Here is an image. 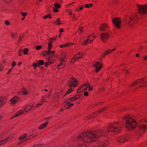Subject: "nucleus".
Segmentation results:
<instances>
[{
    "instance_id": "nucleus-18",
    "label": "nucleus",
    "mask_w": 147,
    "mask_h": 147,
    "mask_svg": "<svg viewBox=\"0 0 147 147\" xmlns=\"http://www.w3.org/2000/svg\"><path fill=\"white\" fill-rule=\"evenodd\" d=\"M109 28V25L106 23H103L99 26V30L101 31H105Z\"/></svg>"
},
{
    "instance_id": "nucleus-14",
    "label": "nucleus",
    "mask_w": 147,
    "mask_h": 147,
    "mask_svg": "<svg viewBox=\"0 0 147 147\" xmlns=\"http://www.w3.org/2000/svg\"><path fill=\"white\" fill-rule=\"evenodd\" d=\"M83 57V55L81 53H78L76 54L71 59V63L73 64L74 62L76 61L78 59L81 58Z\"/></svg>"
},
{
    "instance_id": "nucleus-41",
    "label": "nucleus",
    "mask_w": 147,
    "mask_h": 147,
    "mask_svg": "<svg viewBox=\"0 0 147 147\" xmlns=\"http://www.w3.org/2000/svg\"><path fill=\"white\" fill-rule=\"evenodd\" d=\"M2 1L5 3H9L12 2L13 0H2Z\"/></svg>"
},
{
    "instance_id": "nucleus-26",
    "label": "nucleus",
    "mask_w": 147,
    "mask_h": 147,
    "mask_svg": "<svg viewBox=\"0 0 147 147\" xmlns=\"http://www.w3.org/2000/svg\"><path fill=\"white\" fill-rule=\"evenodd\" d=\"M14 134H11L7 138H5L1 140V142H3L5 143L7 141V140L12 139L14 137Z\"/></svg>"
},
{
    "instance_id": "nucleus-48",
    "label": "nucleus",
    "mask_w": 147,
    "mask_h": 147,
    "mask_svg": "<svg viewBox=\"0 0 147 147\" xmlns=\"http://www.w3.org/2000/svg\"><path fill=\"white\" fill-rule=\"evenodd\" d=\"M49 52V54H51L50 55H53V54H57V53H55V51H51V50H50V51H48Z\"/></svg>"
},
{
    "instance_id": "nucleus-8",
    "label": "nucleus",
    "mask_w": 147,
    "mask_h": 147,
    "mask_svg": "<svg viewBox=\"0 0 147 147\" xmlns=\"http://www.w3.org/2000/svg\"><path fill=\"white\" fill-rule=\"evenodd\" d=\"M138 125L141 131L145 130L147 129V121L145 119H141L138 122Z\"/></svg>"
},
{
    "instance_id": "nucleus-56",
    "label": "nucleus",
    "mask_w": 147,
    "mask_h": 147,
    "mask_svg": "<svg viewBox=\"0 0 147 147\" xmlns=\"http://www.w3.org/2000/svg\"><path fill=\"white\" fill-rule=\"evenodd\" d=\"M147 60V55H145L143 57L142 61H145Z\"/></svg>"
},
{
    "instance_id": "nucleus-38",
    "label": "nucleus",
    "mask_w": 147,
    "mask_h": 147,
    "mask_svg": "<svg viewBox=\"0 0 147 147\" xmlns=\"http://www.w3.org/2000/svg\"><path fill=\"white\" fill-rule=\"evenodd\" d=\"M83 8L84 6L82 5L81 7H80L79 8H76V11L78 12L80 11Z\"/></svg>"
},
{
    "instance_id": "nucleus-58",
    "label": "nucleus",
    "mask_w": 147,
    "mask_h": 147,
    "mask_svg": "<svg viewBox=\"0 0 147 147\" xmlns=\"http://www.w3.org/2000/svg\"><path fill=\"white\" fill-rule=\"evenodd\" d=\"M40 103H39L38 104H37L36 106V108H37L40 105H42V102H40Z\"/></svg>"
},
{
    "instance_id": "nucleus-47",
    "label": "nucleus",
    "mask_w": 147,
    "mask_h": 147,
    "mask_svg": "<svg viewBox=\"0 0 147 147\" xmlns=\"http://www.w3.org/2000/svg\"><path fill=\"white\" fill-rule=\"evenodd\" d=\"M44 62L42 60H40L39 61L38 63L39 65H42L44 64Z\"/></svg>"
},
{
    "instance_id": "nucleus-35",
    "label": "nucleus",
    "mask_w": 147,
    "mask_h": 147,
    "mask_svg": "<svg viewBox=\"0 0 147 147\" xmlns=\"http://www.w3.org/2000/svg\"><path fill=\"white\" fill-rule=\"evenodd\" d=\"M52 47V45L51 43H49L48 44V51H50Z\"/></svg>"
},
{
    "instance_id": "nucleus-63",
    "label": "nucleus",
    "mask_w": 147,
    "mask_h": 147,
    "mask_svg": "<svg viewBox=\"0 0 147 147\" xmlns=\"http://www.w3.org/2000/svg\"><path fill=\"white\" fill-rule=\"evenodd\" d=\"M84 96H87L88 95V93L87 92H84Z\"/></svg>"
},
{
    "instance_id": "nucleus-53",
    "label": "nucleus",
    "mask_w": 147,
    "mask_h": 147,
    "mask_svg": "<svg viewBox=\"0 0 147 147\" xmlns=\"http://www.w3.org/2000/svg\"><path fill=\"white\" fill-rule=\"evenodd\" d=\"M11 36L13 38H15L16 36L17 35V33H11Z\"/></svg>"
},
{
    "instance_id": "nucleus-39",
    "label": "nucleus",
    "mask_w": 147,
    "mask_h": 147,
    "mask_svg": "<svg viewBox=\"0 0 147 147\" xmlns=\"http://www.w3.org/2000/svg\"><path fill=\"white\" fill-rule=\"evenodd\" d=\"M81 96V94H77L75 96H74V97L75 100H76L78 99V98H79Z\"/></svg>"
},
{
    "instance_id": "nucleus-31",
    "label": "nucleus",
    "mask_w": 147,
    "mask_h": 147,
    "mask_svg": "<svg viewBox=\"0 0 147 147\" xmlns=\"http://www.w3.org/2000/svg\"><path fill=\"white\" fill-rule=\"evenodd\" d=\"M74 44V43H72L71 42H68L64 44V47H67Z\"/></svg>"
},
{
    "instance_id": "nucleus-51",
    "label": "nucleus",
    "mask_w": 147,
    "mask_h": 147,
    "mask_svg": "<svg viewBox=\"0 0 147 147\" xmlns=\"http://www.w3.org/2000/svg\"><path fill=\"white\" fill-rule=\"evenodd\" d=\"M22 51L21 49L18 52V55L20 56H21L22 55Z\"/></svg>"
},
{
    "instance_id": "nucleus-36",
    "label": "nucleus",
    "mask_w": 147,
    "mask_h": 147,
    "mask_svg": "<svg viewBox=\"0 0 147 147\" xmlns=\"http://www.w3.org/2000/svg\"><path fill=\"white\" fill-rule=\"evenodd\" d=\"M30 109V105H28L26 106L24 109V110L26 112H28Z\"/></svg>"
},
{
    "instance_id": "nucleus-5",
    "label": "nucleus",
    "mask_w": 147,
    "mask_h": 147,
    "mask_svg": "<svg viewBox=\"0 0 147 147\" xmlns=\"http://www.w3.org/2000/svg\"><path fill=\"white\" fill-rule=\"evenodd\" d=\"M72 91L73 89L70 88L64 94L65 92L63 90H60L59 92H56L52 97V99L51 100L52 102L53 103L57 102L59 100V98L60 96H62V97L63 98L66 95L72 92Z\"/></svg>"
},
{
    "instance_id": "nucleus-7",
    "label": "nucleus",
    "mask_w": 147,
    "mask_h": 147,
    "mask_svg": "<svg viewBox=\"0 0 147 147\" xmlns=\"http://www.w3.org/2000/svg\"><path fill=\"white\" fill-rule=\"evenodd\" d=\"M75 100L74 96L66 99L65 100L63 103V105L66 109H68L74 105V104H71L70 102Z\"/></svg>"
},
{
    "instance_id": "nucleus-29",
    "label": "nucleus",
    "mask_w": 147,
    "mask_h": 147,
    "mask_svg": "<svg viewBox=\"0 0 147 147\" xmlns=\"http://www.w3.org/2000/svg\"><path fill=\"white\" fill-rule=\"evenodd\" d=\"M23 93L25 95H26L29 93V91L26 89L25 88H23L22 90Z\"/></svg>"
},
{
    "instance_id": "nucleus-34",
    "label": "nucleus",
    "mask_w": 147,
    "mask_h": 147,
    "mask_svg": "<svg viewBox=\"0 0 147 147\" xmlns=\"http://www.w3.org/2000/svg\"><path fill=\"white\" fill-rule=\"evenodd\" d=\"M111 52V49H107V50H106L105 51L104 54L105 55H107L108 54L110 53Z\"/></svg>"
},
{
    "instance_id": "nucleus-57",
    "label": "nucleus",
    "mask_w": 147,
    "mask_h": 147,
    "mask_svg": "<svg viewBox=\"0 0 147 147\" xmlns=\"http://www.w3.org/2000/svg\"><path fill=\"white\" fill-rule=\"evenodd\" d=\"M104 90V88H101L99 89L98 92L99 93H101Z\"/></svg>"
},
{
    "instance_id": "nucleus-43",
    "label": "nucleus",
    "mask_w": 147,
    "mask_h": 147,
    "mask_svg": "<svg viewBox=\"0 0 147 147\" xmlns=\"http://www.w3.org/2000/svg\"><path fill=\"white\" fill-rule=\"evenodd\" d=\"M26 137V134H24L22 135L19 138V140H20Z\"/></svg>"
},
{
    "instance_id": "nucleus-37",
    "label": "nucleus",
    "mask_w": 147,
    "mask_h": 147,
    "mask_svg": "<svg viewBox=\"0 0 147 147\" xmlns=\"http://www.w3.org/2000/svg\"><path fill=\"white\" fill-rule=\"evenodd\" d=\"M49 55V53L48 51H45L42 53V55L44 57L46 56L47 55Z\"/></svg>"
},
{
    "instance_id": "nucleus-19",
    "label": "nucleus",
    "mask_w": 147,
    "mask_h": 147,
    "mask_svg": "<svg viewBox=\"0 0 147 147\" xmlns=\"http://www.w3.org/2000/svg\"><path fill=\"white\" fill-rule=\"evenodd\" d=\"M89 86V84L88 83L83 84L82 86L80 87L78 90V92L79 93L82 92L84 90H86Z\"/></svg>"
},
{
    "instance_id": "nucleus-30",
    "label": "nucleus",
    "mask_w": 147,
    "mask_h": 147,
    "mask_svg": "<svg viewBox=\"0 0 147 147\" xmlns=\"http://www.w3.org/2000/svg\"><path fill=\"white\" fill-rule=\"evenodd\" d=\"M106 108L104 107V108L102 109H100V110L94 113V114L95 115H97L99 113H100L104 111L105 110Z\"/></svg>"
},
{
    "instance_id": "nucleus-15",
    "label": "nucleus",
    "mask_w": 147,
    "mask_h": 147,
    "mask_svg": "<svg viewBox=\"0 0 147 147\" xmlns=\"http://www.w3.org/2000/svg\"><path fill=\"white\" fill-rule=\"evenodd\" d=\"M94 67L95 68V72H98L102 68V65L100 62H97L93 65Z\"/></svg>"
},
{
    "instance_id": "nucleus-20",
    "label": "nucleus",
    "mask_w": 147,
    "mask_h": 147,
    "mask_svg": "<svg viewBox=\"0 0 147 147\" xmlns=\"http://www.w3.org/2000/svg\"><path fill=\"white\" fill-rule=\"evenodd\" d=\"M51 92L50 91L49 92L48 94H45V96H42L41 97L40 102H41L42 103H44V102H47V101L46 100V98H49L51 95Z\"/></svg>"
},
{
    "instance_id": "nucleus-64",
    "label": "nucleus",
    "mask_w": 147,
    "mask_h": 147,
    "mask_svg": "<svg viewBox=\"0 0 147 147\" xmlns=\"http://www.w3.org/2000/svg\"><path fill=\"white\" fill-rule=\"evenodd\" d=\"M3 68V66L0 64V71H1Z\"/></svg>"
},
{
    "instance_id": "nucleus-13",
    "label": "nucleus",
    "mask_w": 147,
    "mask_h": 147,
    "mask_svg": "<svg viewBox=\"0 0 147 147\" xmlns=\"http://www.w3.org/2000/svg\"><path fill=\"white\" fill-rule=\"evenodd\" d=\"M110 36V35L107 33L103 32L100 35V39L103 42H105Z\"/></svg>"
},
{
    "instance_id": "nucleus-23",
    "label": "nucleus",
    "mask_w": 147,
    "mask_h": 147,
    "mask_svg": "<svg viewBox=\"0 0 147 147\" xmlns=\"http://www.w3.org/2000/svg\"><path fill=\"white\" fill-rule=\"evenodd\" d=\"M24 112L23 110H20L18 111L12 117L10 118L11 119H12L14 118L19 116L24 113Z\"/></svg>"
},
{
    "instance_id": "nucleus-1",
    "label": "nucleus",
    "mask_w": 147,
    "mask_h": 147,
    "mask_svg": "<svg viewBox=\"0 0 147 147\" xmlns=\"http://www.w3.org/2000/svg\"><path fill=\"white\" fill-rule=\"evenodd\" d=\"M106 131V129H102L85 131L80 134L78 137H73L71 140L73 142L76 141L78 147H86V143L94 142L97 140L99 136H105Z\"/></svg>"
},
{
    "instance_id": "nucleus-25",
    "label": "nucleus",
    "mask_w": 147,
    "mask_h": 147,
    "mask_svg": "<svg viewBox=\"0 0 147 147\" xmlns=\"http://www.w3.org/2000/svg\"><path fill=\"white\" fill-rule=\"evenodd\" d=\"M19 100V97L17 96H15L11 99V101L12 104H15Z\"/></svg>"
},
{
    "instance_id": "nucleus-17",
    "label": "nucleus",
    "mask_w": 147,
    "mask_h": 147,
    "mask_svg": "<svg viewBox=\"0 0 147 147\" xmlns=\"http://www.w3.org/2000/svg\"><path fill=\"white\" fill-rule=\"evenodd\" d=\"M98 144L99 147H106L108 146L109 142L107 140H100Z\"/></svg>"
},
{
    "instance_id": "nucleus-11",
    "label": "nucleus",
    "mask_w": 147,
    "mask_h": 147,
    "mask_svg": "<svg viewBox=\"0 0 147 147\" xmlns=\"http://www.w3.org/2000/svg\"><path fill=\"white\" fill-rule=\"evenodd\" d=\"M58 56L57 54L49 55L47 57L46 59L47 61L53 63L57 59Z\"/></svg>"
},
{
    "instance_id": "nucleus-33",
    "label": "nucleus",
    "mask_w": 147,
    "mask_h": 147,
    "mask_svg": "<svg viewBox=\"0 0 147 147\" xmlns=\"http://www.w3.org/2000/svg\"><path fill=\"white\" fill-rule=\"evenodd\" d=\"M34 138L33 135H30L29 136H26V138L25 139V140L24 141H26L27 140H29Z\"/></svg>"
},
{
    "instance_id": "nucleus-44",
    "label": "nucleus",
    "mask_w": 147,
    "mask_h": 147,
    "mask_svg": "<svg viewBox=\"0 0 147 147\" xmlns=\"http://www.w3.org/2000/svg\"><path fill=\"white\" fill-rule=\"evenodd\" d=\"M51 18V14H48L46 15L45 16H44L43 17V18L44 19H46L47 18Z\"/></svg>"
},
{
    "instance_id": "nucleus-10",
    "label": "nucleus",
    "mask_w": 147,
    "mask_h": 147,
    "mask_svg": "<svg viewBox=\"0 0 147 147\" xmlns=\"http://www.w3.org/2000/svg\"><path fill=\"white\" fill-rule=\"evenodd\" d=\"M69 86L71 87H75L78 84V81L73 78H71L68 83Z\"/></svg>"
},
{
    "instance_id": "nucleus-46",
    "label": "nucleus",
    "mask_w": 147,
    "mask_h": 147,
    "mask_svg": "<svg viewBox=\"0 0 147 147\" xmlns=\"http://www.w3.org/2000/svg\"><path fill=\"white\" fill-rule=\"evenodd\" d=\"M93 5L92 4H86L84 6L85 7L89 8L90 7H91Z\"/></svg>"
},
{
    "instance_id": "nucleus-50",
    "label": "nucleus",
    "mask_w": 147,
    "mask_h": 147,
    "mask_svg": "<svg viewBox=\"0 0 147 147\" xmlns=\"http://www.w3.org/2000/svg\"><path fill=\"white\" fill-rule=\"evenodd\" d=\"M66 58V57L64 56L63 57V58L61 57L60 58V60L61 61V62H63L64 61L65 59Z\"/></svg>"
},
{
    "instance_id": "nucleus-42",
    "label": "nucleus",
    "mask_w": 147,
    "mask_h": 147,
    "mask_svg": "<svg viewBox=\"0 0 147 147\" xmlns=\"http://www.w3.org/2000/svg\"><path fill=\"white\" fill-rule=\"evenodd\" d=\"M53 63L52 62L48 61L45 63V66L46 67H47L49 65H50L51 64Z\"/></svg>"
},
{
    "instance_id": "nucleus-16",
    "label": "nucleus",
    "mask_w": 147,
    "mask_h": 147,
    "mask_svg": "<svg viewBox=\"0 0 147 147\" xmlns=\"http://www.w3.org/2000/svg\"><path fill=\"white\" fill-rule=\"evenodd\" d=\"M128 139L127 137L125 136H122L118 137L117 138V141L121 143H123L128 141Z\"/></svg>"
},
{
    "instance_id": "nucleus-24",
    "label": "nucleus",
    "mask_w": 147,
    "mask_h": 147,
    "mask_svg": "<svg viewBox=\"0 0 147 147\" xmlns=\"http://www.w3.org/2000/svg\"><path fill=\"white\" fill-rule=\"evenodd\" d=\"M55 7L53 8V11L54 12H57L59 10L58 8H60L61 7V6L58 3H55L54 5Z\"/></svg>"
},
{
    "instance_id": "nucleus-3",
    "label": "nucleus",
    "mask_w": 147,
    "mask_h": 147,
    "mask_svg": "<svg viewBox=\"0 0 147 147\" xmlns=\"http://www.w3.org/2000/svg\"><path fill=\"white\" fill-rule=\"evenodd\" d=\"M138 19L136 14L133 13L130 16L125 17L123 22L125 25L131 26L138 21Z\"/></svg>"
},
{
    "instance_id": "nucleus-27",
    "label": "nucleus",
    "mask_w": 147,
    "mask_h": 147,
    "mask_svg": "<svg viewBox=\"0 0 147 147\" xmlns=\"http://www.w3.org/2000/svg\"><path fill=\"white\" fill-rule=\"evenodd\" d=\"M48 123L49 122H47L41 124L39 127V129L40 130H42L45 128L47 127Z\"/></svg>"
},
{
    "instance_id": "nucleus-60",
    "label": "nucleus",
    "mask_w": 147,
    "mask_h": 147,
    "mask_svg": "<svg viewBox=\"0 0 147 147\" xmlns=\"http://www.w3.org/2000/svg\"><path fill=\"white\" fill-rule=\"evenodd\" d=\"M5 23L6 25H9L10 24V23L7 20L5 21Z\"/></svg>"
},
{
    "instance_id": "nucleus-55",
    "label": "nucleus",
    "mask_w": 147,
    "mask_h": 147,
    "mask_svg": "<svg viewBox=\"0 0 147 147\" xmlns=\"http://www.w3.org/2000/svg\"><path fill=\"white\" fill-rule=\"evenodd\" d=\"M88 88V90L89 91H91L93 90V88L92 87L90 86L89 84V86Z\"/></svg>"
},
{
    "instance_id": "nucleus-21",
    "label": "nucleus",
    "mask_w": 147,
    "mask_h": 147,
    "mask_svg": "<svg viewBox=\"0 0 147 147\" xmlns=\"http://www.w3.org/2000/svg\"><path fill=\"white\" fill-rule=\"evenodd\" d=\"M91 37V35H90V36H88L87 39V40H85L82 42V44L83 45H86L88 42V41H89L90 42L89 43H91L94 40V38L96 37V36H92V37L93 38V39L92 40H91L90 38Z\"/></svg>"
},
{
    "instance_id": "nucleus-4",
    "label": "nucleus",
    "mask_w": 147,
    "mask_h": 147,
    "mask_svg": "<svg viewBox=\"0 0 147 147\" xmlns=\"http://www.w3.org/2000/svg\"><path fill=\"white\" fill-rule=\"evenodd\" d=\"M122 129L121 124L118 122L111 124L107 127L108 131L114 132L117 134L119 133L121 131Z\"/></svg>"
},
{
    "instance_id": "nucleus-59",
    "label": "nucleus",
    "mask_w": 147,
    "mask_h": 147,
    "mask_svg": "<svg viewBox=\"0 0 147 147\" xmlns=\"http://www.w3.org/2000/svg\"><path fill=\"white\" fill-rule=\"evenodd\" d=\"M42 48V47L41 46H38L36 47V49L37 50H39Z\"/></svg>"
},
{
    "instance_id": "nucleus-9",
    "label": "nucleus",
    "mask_w": 147,
    "mask_h": 147,
    "mask_svg": "<svg viewBox=\"0 0 147 147\" xmlns=\"http://www.w3.org/2000/svg\"><path fill=\"white\" fill-rule=\"evenodd\" d=\"M138 84H142L140 85L139 87H143L147 86V85L146 84V82L144 81V79H140L137 80L136 81H135L133 84H132L130 87H132L135 86Z\"/></svg>"
},
{
    "instance_id": "nucleus-49",
    "label": "nucleus",
    "mask_w": 147,
    "mask_h": 147,
    "mask_svg": "<svg viewBox=\"0 0 147 147\" xmlns=\"http://www.w3.org/2000/svg\"><path fill=\"white\" fill-rule=\"evenodd\" d=\"M21 14L22 16H23V17H25L27 15V12H21Z\"/></svg>"
},
{
    "instance_id": "nucleus-2",
    "label": "nucleus",
    "mask_w": 147,
    "mask_h": 147,
    "mask_svg": "<svg viewBox=\"0 0 147 147\" xmlns=\"http://www.w3.org/2000/svg\"><path fill=\"white\" fill-rule=\"evenodd\" d=\"M125 121V126L128 130H133L137 126V123L135 120L129 115H126L123 117Z\"/></svg>"
},
{
    "instance_id": "nucleus-61",
    "label": "nucleus",
    "mask_w": 147,
    "mask_h": 147,
    "mask_svg": "<svg viewBox=\"0 0 147 147\" xmlns=\"http://www.w3.org/2000/svg\"><path fill=\"white\" fill-rule=\"evenodd\" d=\"M16 65V63L15 61H13L12 64H11V66L12 67H14Z\"/></svg>"
},
{
    "instance_id": "nucleus-32",
    "label": "nucleus",
    "mask_w": 147,
    "mask_h": 147,
    "mask_svg": "<svg viewBox=\"0 0 147 147\" xmlns=\"http://www.w3.org/2000/svg\"><path fill=\"white\" fill-rule=\"evenodd\" d=\"M54 23L57 25H58L61 24V22L60 21V19H57L55 21Z\"/></svg>"
},
{
    "instance_id": "nucleus-52",
    "label": "nucleus",
    "mask_w": 147,
    "mask_h": 147,
    "mask_svg": "<svg viewBox=\"0 0 147 147\" xmlns=\"http://www.w3.org/2000/svg\"><path fill=\"white\" fill-rule=\"evenodd\" d=\"M24 36L23 34H20V35L19 38V42L24 37Z\"/></svg>"
},
{
    "instance_id": "nucleus-54",
    "label": "nucleus",
    "mask_w": 147,
    "mask_h": 147,
    "mask_svg": "<svg viewBox=\"0 0 147 147\" xmlns=\"http://www.w3.org/2000/svg\"><path fill=\"white\" fill-rule=\"evenodd\" d=\"M57 38V37H55L53 38H49V41L50 42H52L51 41V40H55Z\"/></svg>"
},
{
    "instance_id": "nucleus-45",
    "label": "nucleus",
    "mask_w": 147,
    "mask_h": 147,
    "mask_svg": "<svg viewBox=\"0 0 147 147\" xmlns=\"http://www.w3.org/2000/svg\"><path fill=\"white\" fill-rule=\"evenodd\" d=\"M78 29L79 31V34H80L83 32V28L81 26H79Z\"/></svg>"
},
{
    "instance_id": "nucleus-28",
    "label": "nucleus",
    "mask_w": 147,
    "mask_h": 147,
    "mask_svg": "<svg viewBox=\"0 0 147 147\" xmlns=\"http://www.w3.org/2000/svg\"><path fill=\"white\" fill-rule=\"evenodd\" d=\"M65 64L63 62H61L58 66L57 68L58 69H61L63 68Z\"/></svg>"
},
{
    "instance_id": "nucleus-6",
    "label": "nucleus",
    "mask_w": 147,
    "mask_h": 147,
    "mask_svg": "<svg viewBox=\"0 0 147 147\" xmlns=\"http://www.w3.org/2000/svg\"><path fill=\"white\" fill-rule=\"evenodd\" d=\"M138 12L140 16L147 14V3L144 5H137Z\"/></svg>"
},
{
    "instance_id": "nucleus-62",
    "label": "nucleus",
    "mask_w": 147,
    "mask_h": 147,
    "mask_svg": "<svg viewBox=\"0 0 147 147\" xmlns=\"http://www.w3.org/2000/svg\"><path fill=\"white\" fill-rule=\"evenodd\" d=\"M93 117H94L93 116L90 117V116H88L86 117L85 119H88L90 118H93Z\"/></svg>"
},
{
    "instance_id": "nucleus-12",
    "label": "nucleus",
    "mask_w": 147,
    "mask_h": 147,
    "mask_svg": "<svg viewBox=\"0 0 147 147\" xmlns=\"http://www.w3.org/2000/svg\"><path fill=\"white\" fill-rule=\"evenodd\" d=\"M112 21L113 24L118 29L120 28L121 23L120 19L118 17H116L113 18Z\"/></svg>"
},
{
    "instance_id": "nucleus-40",
    "label": "nucleus",
    "mask_w": 147,
    "mask_h": 147,
    "mask_svg": "<svg viewBox=\"0 0 147 147\" xmlns=\"http://www.w3.org/2000/svg\"><path fill=\"white\" fill-rule=\"evenodd\" d=\"M24 53L25 54L27 55L28 54V48H25L23 50Z\"/></svg>"
},
{
    "instance_id": "nucleus-22",
    "label": "nucleus",
    "mask_w": 147,
    "mask_h": 147,
    "mask_svg": "<svg viewBox=\"0 0 147 147\" xmlns=\"http://www.w3.org/2000/svg\"><path fill=\"white\" fill-rule=\"evenodd\" d=\"M7 99L5 97H0V107L4 105L6 102Z\"/></svg>"
}]
</instances>
